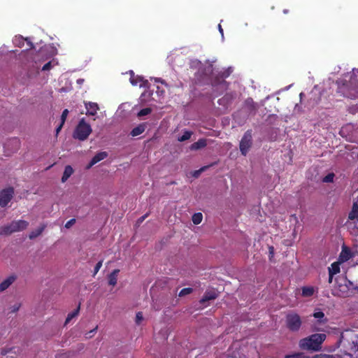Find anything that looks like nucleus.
Returning a JSON list of instances; mask_svg holds the SVG:
<instances>
[{
	"label": "nucleus",
	"mask_w": 358,
	"mask_h": 358,
	"mask_svg": "<svg viewBox=\"0 0 358 358\" xmlns=\"http://www.w3.org/2000/svg\"><path fill=\"white\" fill-rule=\"evenodd\" d=\"M313 317L316 320L312 324V328L315 331H321V326L327 322V319L324 315V313L320 309L315 310Z\"/></svg>",
	"instance_id": "nucleus-5"
},
{
	"label": "nucleus",
	"mask_w": 358,
	"mask_h": 358,
	"mask_svg": "<svg viewBox=\"0 0 358 358\" xmlns=\"http://www.w3.org/2000/svg\"><path fill=\"white\" fill-rule=\"evenodd\" d=\"M284 13H287V10H284Z\"/></svg>",
	"instance_id": "nucleus-51"
},
{
	"label": "nucleus",
	"mask_w": 358,
	"mask_h": 358,
	"mask_svg": "<svg viewBox=\"0 0 358 358\" xmlns=\"http://www.w3.org/2000/svg\"><path fill=\"white\" fill-rule=\"evenodd\" d=\"M64 124H62V122H60V124L56 128V134L57 135L59 134V132L61 131L62 127H63Z\"/></svg>",
	"instance_id": "nucleus-41"
},
{
	"label": "nucleus",
	"mask_w": 358,
	"mask_h": 358,
	"mask_svg": "<svg viewBox=\"0 0 358 358\" xmlns=\"http://www.w3.org/2000/svg\"><path fill=\"white\" fill-rule=\"evenodd\" d=\"M27 41V45L29 48L27 49H32L34 48L33 43L28 39H25Z\"/></svg>",
	"instance_id": "nucleus-42"
},
{
	"label": "nucleus",
	"mask_w": 358,
	"mask_h": 358,
	"mask_svg": "<svg viewBox=\"0 0 358 358\" xmlns=\"http://www.w3.org/2000/svg\"><path fill=\"white\" fill-rule=\"evenodd\" d=\"M313 358H335L333 355L320 354L314 356Z\"/></svg>",
	"instance_id": "nucleus-36"
},
{
	"label": "nucleus",
	"mask_w": 358,
	"mask_h": 358,
	"mask_svg": "<svg viewBox=\"0 0 358 358\" xmlns=\"http://www.w3.org/2000/svg\"><path fill=\"white\" fill-rule=\"evenodd\" d=\"M69 110L68 109H64L62 113V115H61V122H62V124H64L66 120V117L68 116V114H69Z\"/></svg>",
	"instance_id": "nucleus-30"
},
{
	"label": "nucleus",
	"mask_w": 358,
	"mask_h": 358,
	"mask_svg": "<svg viewBox=\"0 0 358 358\" xmlns=\"http://www.w3.org/2000/svg\"><path fill=\"white\" fill-rule=\"evenodd\" d=\"M332 278H333V275H329V282H331Z\"/></svg>",
	"instance_id": "nucleus-50"
},
{
	"label": "nucleus",
	"mask_w": 358,
	"mask_h": 358,
	"mask_svg": "<svg viewBox=\"0 0 358 358\" xmlns=\"http://www.w3.org/2000/svg\"><path fill=\"white\" fill-rule=\"evenodd\" d=\"M203 219V215L201 213H197L193 215L192 216V222L194 224H199L201 222Z\"/></svg>",
	"instance_id": "nucleus-25"
},
{
	"label": "nucleus",
	"mask_w": 358,
	"mask_h": 358,
	"mask_svg": "<svg viewBox=\"0 0 358 358\" xmlns=\"http://www.w3.org/2000/svg\"><path fill=\"white\" fill-rule=\"evenodd\" d=\"M97 329V327L94 328V329L91 330L89 334H94Z\"/></svg>",
	"instance_id": "nucleus-49"
},
{
	"label": "nucleus",
	"mask_w": 358,
	"mask_h": 358,
	"mask_svg": "<svg viewBox=\"0 0 358 358\" xmlns=\"http://www.w3.org/2000/svg\"><path fill=\"white\" fill-rule=\"evenodd\" d=\"M107 153L106 152H101L97 153L94 157H107Z\"/></svg>",
	"instance_id": "nucleus-43"
},
{
	"label": "nucleus",
	"mask_w": 358,
	"mask_h": 358,
	"mask_svg": "<svg viewBox=\"0 0 358 358\" xmlns=\"http://www.w3.org/2000/svg\"><path fill=\"white\" fill-rule=\"evenodd\" d=\"M155 81L157 82V83H161L162 84H166L165 81L164 80H162V78H155Z\"/></svg>",
	"instance_id": "nucleus-45"
},
{
	"label": "nucleus",
	"mask_w": 358,
	"mask_h": 358,
	"mask_svg": "<svg viewBox=\"0 0 358 358\" xmlns=\"http://www.w3.org/2000/svg\"><path fill=\"white\" fill-rule=\"evenodd\" d=\"M29 222L25 220L13 221L9 224L3 226L0 228L1 235H9L14 232L22 231L27 228Z\"/></svg>",
	"instance_id": "nucleus-2"
},
{
	"label": "nucleus",
	"mask_w": 358,
	"mask_h": 358,
	"mask_svg": "<svg viewBox=\"0 0 358 358\" xmlns=\"http://www.w3.org/2000/svg\"><path fill=\"white\" fill-rule=\"evenodd\" d=\"M91 126L87 123L84 118H82L76 126L73 136L76 139L85 141L92 133Z\"/></svg>",
	"instance_id": "nucleus-3"
},
{
	"label": "nucleus",
	"mask_w": 358,
	"mask_h": 358,
	"mask_svg": "<svg viewBox=\"0 0 358 358\" xmlns=\"http://www.w3.org/2000/svg\"><path fill=\"white\" fill-rule=\"evenodd\" d=\"M230 68L224 71H220L216 76L212 78V85L216 86L218 85H227V82L224 80L225 78L229 76L231 73Z\"/></svg>",
	"instance_id": "nucleus-7"
},
{
	"label": "nucleus",
	"mask_w": 358,
	"mask_h": 358,
	"mask_svg": "<svg viewBox=\"0 0 358 358\" xmlns=\"http://www.w3.org/2000/svg\"><path fill=\"white\" fill-rule=\"evenodd\" d=\"M339 264L340 263L338 262L331 264V267L329 268V275H334L340 272Z\"/></svg>",
	"instance_id": "nucleus-21"
},
{
	"label": "nucleus",
	"mask_w": 358,
	"mask_h": 358,
	"mask_svg": "<svg viewBox=\"0 0 358 358\" xmlns=\"http://www.w3.org/2000/svg\"><path fill=\"white\" fill-rule=\"evenodd\" d=\"M207 139L200 138L196 142L193 143L189 149L191 150H199L204 148L207 145Z\"/></svg>",
	"instance_id": "nucleus-11"
},
{
	"label": "nucleus",
	"mask_w": 358,
	"mask_h": 358,
	"mask_svg": "<svg viewBox=\"0 0 358 358\" xmlns=\"http://www.w3.org/2000/svg\"><path fill=\"white\" fill-rule=\"evenodd\" d=\"M85 108L87 109L86 114L88 115H95L97 110L99 109L98 104L94 102H88L85 103Z\"/></svg>",
	"instance_id": "nucleus-10"
},
{
	"label": "nucleus",
	"mask_w": 358,
	"mask_h": 358,
	"mask_svg": "<svg viewBox=\"0 0 358 358\" xmlns=\"http://www.w3.org/2000/svg\"><path fill=\"white\" fill-rule=\"evenodd\" d=\"M79 310H80V307L78 306L76 310H75L73 312L69 313L68 315H67V317H66V319L65 320L64 324L66 325L67 324H69L71 321V320H73V318L76 317L78 315Z\"/></svg>",
	"instance_id": "nucleus-22"
},
{
	"label": "nucleus",
	"mask_w": 358,
	"mask_h": 358,
	"mask_svg": "<svg viewBox=\"0 0 358 358\" xmlns=\"http://www.w3.org/2000/svg\"><path fill=\"white\" fill-rule=\"evenodd\" d=\"M13 196V189L7 188L0 192V206L4 207L10 202Z\"/></svg>",
	"instance_id": "nucleus-8"
},
{
	"label": "nucleus",
	"mask_w": 358,
	"mask_h": 358,
	"mask_svg": "<svg viewBox=\"0 0 358 358\" xmlns=\"http://www.w3.org/2000/svg\"><path fill=\"white\" fill-rule=\"evenodd\" d=\"M73 172L74 170L71 166H66L64 169L62 177L61 178L62 182H66L68 180V179L72 176Z\"/></svg>",
	"instance_id": "nucleus-14"
},
{
	"label": "nucleus",
	"mask_w": 358,
	"mask_h": 358,
	"mask_svg": "<svg viewBox=\"0 0 358 358\" xmlns=\"http://www.w3.org/2000/svg\"><path fill=\"white\" fill-rule=\"evenodd\" d=\"M286 324L289 329L292 331H297L302 324V320L299 315L292 312L287 315Z\"/></svg>",
	"instance_id": "nucleus-4"
},
{
	"label": "nucleus",
	"mask_w": 358,
	"mask_h": 358,
	"mask_svg": "<svg viewBox=\"0 0 358 358\" xmlns=\"http://www.w3.org/2000/svg\"><path fill=\"white\" fill-rule=\"evenodd\" d=\"M351 127H352L351 126H347L345 127H343L341 131V135H344L346 133V131H348L350 129H351Z\"/></svg>",
	"instance_id": "nucleus-40"
},
{
	"label": "nucleus",
	"mask_w": 358,
	"mask_h": 358,
	"mask_svg": "<svg viewBox=\"0 0 358 358\" xmlns=\"http://www.w3.org/2000/svg\"><path fill=\"white\" fill-rule=\"evenodd\" d=\"M52 62L50 61L48 62V63H46L43 67H42V71H49L52 69Z\"/></svg>",
	"instance_id": "nucleus-35"
},
{
	"label": "nucleus",
	"mask_w": 358,
	"mask_h": 358,
	"mask_svg": "<svg viewBox=\"0 0 358 358\" xmlns=\"http://www.w3.org/2000/svg\"><path fill=\"white\" fill-rule=\"evenodd\" d=\"M284 358H306L303 352H297L292 355H287Z\"/></svg>",
	"instance_id": "nucleus-27"
},
{
	"label": "nucleus",
	"mask_w": 358,
	"mask_h": 358,
	"mask_svg": "<svg viewBox=\"0 0 358 358\" xmlns=\"http://www.w3.org/2000/svg\"><path fill=\"white\" fill-rule=\"evenodd\" d=\"M326 338L327 336L324 334H312L300 340L299 345L303 350L319 351Z\"/></svg>",
	"instance_id": "nucleus-1"
},
{
	"label": "nucleus",
	"mask_w": 358,
	"mask_h": 358,
	"mask_svg": "<svg viewBox=\"0 0 358 358\" xmlns=\"http://www.w3.org/2000/svg\"><path fill=\"white\" fill-rule=\"evenodd\" d=\"M148 123L143 122L134 127L130 132L132 136H137L143 134L147 128Z\"/></svg>",
	"instance_id": "nucleus-12"
},
{
	"label": "nucleus",
	"mask_w": 358,
	"mask_h": 358,
	"mask_svg": "<svg viewBox=\"0 0 358 358\" xmlns=\"http://www.w3.org/2000/svg\"><path fill=\"white\" fill-rule=\"evenodd\" d=\"M120 272L119 269L114 270L108 277V283L112 286H115L117 281V275Z\"/></svg>",
	"instance_id": "nucleus-17"
},
{
	"label": "nucleus",
	"mask_w": 358,
	"mask_h": 358,
	"mask_svg": "<svg viewBox=\"0 0 358 358\" xmlns=\"http://www.w3.org/2000/svg\"><path fill=\"white\" fill-rule=\"evenodd\" d=\"M244 107L248 113L250 114L252 113L254 115L256 113L258 108L257 104L250 97L245 99L244 102Z\"/></svg>",
	"instance_id": "nucleus-9"
},
{
	"label": "nucleus",
	"mask_w": 358,
	"mask_h": 358,
	"mask_svg": "<svg viewBox=\"0 0 358 358\" xmlns=\"http://www.w3.org/2000/svg\"><path fill=\"white\" fill-rule=\"evenodd\" d=\"M15 280L14 277H9L0 284V292L6 290Z\"/></svg>",
	"instance_id": "nucleus-18"
},
{
	"label": "nucleus",
	"mask_w": 358,
	"mask_h": 358,
	"mask_svg": "<svg viewBox=\"0 0 358 358\" xmlns=\"http://www.w3.org/2000/svg\"><path fill=\"white\" fill-rule=\"evenodd\" d=\"M252 145V135L250 131H247L240 142V150L243 155H246Z\"/></svg>",
	"instance_id": "nucleus-6"
},
{
	"label": "nucleus",
	"mask_w": 358,
	"mask_h": 358,
	"mask_svg": "<svg viewBox=\"0 0 358 358\" xmlns=\"http://www.w3.org/2000/svg\"><path fill=\"white\" fill-rule=\"evenodd\" d=\"M208 166H205L201 167L200 169L196 170L193 172L192 175L194 177L197 178L200 175V173L204 171H206L208 169Z\"/></svg>",
	"instance_id": "nucleus-29"
},
{
	"label": "nucleus",
	"mask_w": 358,
	"mask_h": 358,
	"mask_svg": "<svg viewBox=\"0 0 358 358\" xmlns=\"http://www.w3.org/2000/svg\"><path fill=\"white\" fill-rule=\"evenodd\" d=\"M315 292L313 287H303L302 288V295L306 297L312 296Z\"/></svg>",
	"instance_id": "nucleus-23"
},
{
	"label": "nucleus",
	"mask_w": 358,
	"mask_h": 358,
	"mask_svg": "<svg viewBox=\"0 0 358 358\" xmlns=\"http://www.w3.org/2000/svg\"><path fill=\"white\" fill-rule=\"evenodd\" d=\"M97 329V327L94 328V329L91 330L89 334H94Z\"/></svg>",
	"instance_id": "nucleus-48"
},
{
	"label": "nucleus",
	"mask_w": 358,
	"mask_h": 358,
	"mask_svg": "<svg viewBox=\"0 0 358 358\" xmlns=\"http://www.w3.org/2000/svg\"><path fill=\"white\" fill-rule=\"evenodd\" d=\"M101 159V158H93L92 159V161L90 162V163L86 166V169H90L92 166H94L95 164H96L98 162H99Z\"/></svg>",
	"instance_id": "nucleus-34"
},
{
	"label": "nucleus",
	"mask_w": 358,
	"mask_h": 358,
	"mask_svg": "<svg viewBox=\"0 0 358 358\" xmlns=\"http://www.w3.org/2000/svg\"><path fill=\"white\" fill-rule=\"evenodd\" d=\"M351 257V254L349 250L345 248H343L338 259V262L341 264L342 262H345L348 261Z\"/></svg>",
	"instance_id": "nucleus-15"
},
{
	"label": "nucleus",
	"mask_w": 358,
	"mask_h": 358,
	"mask_svg": "<svg viewBox=\"0 0 358 358\" xmlns=\"http://www.w3.org/2000/svg\"><path fill=\"white\" fill-rule=\"evenodd\" d=\"M334 177H335V175L334 173H332V172L328 173L326 176H324L322 178V181L324 183L333 182L334 180Z\"/></svg>",
	"instance_id": "nucleus-24"
},
{
	"label": "nucleus",
	"mask_w": 358,
	"mask_h": 358,
	"mask_svg": "<svg viewBox=\"0 0 358 358\" xmlns=\"http://www.w3.org/2000/svg\"><path fill=\"white\" fill-rule=\"evenodd\" d=\"M143 320V315L141 312H138L136 315L135 322L137 324H140Z\"/></svg>",
	"instance_id": "nucleus-28"
},
{
	"label": "nucleus",
	"mask_w": 358,
	"mask_h": 358,
	"mask_svg": "<svg viewBox=\"0 0 358 358\" xmlns=\"http://www.w3.org/2000/svg\"><path fill=\"white\" fill-rule=\"evenodd\" d=\"M129 74L131 76L130 77V83H131L132 85H137L138 84V81H136V80H134V73L133 71H129Z\"/></svg>",
	"instance_id": "nucleus-33"
},
{
	"label": "nucleus",
	"mask_w": 358,
	"mask_h": 358,
	"mask_svg": "<svg viewBox=\"0 0 358 358\" xmlns=\"http://www.w3.org/2000/svg\"><path fill=\"white\" fill-rule=\"evenodd\" d=\"M355 71V69H352V73H348V75H347V76H350V80H352L353 78L357 76Z\"/></svg>",
	"instance_id": "nucleus-39"
},
{
	"label": "nucleus",
	"mask_w": 358,
	"mask_h": 358,
	"mask_svg": "<svg viewBox=\"0 0 358 358\" xmlns=\"http://www.w3.org/2000/svg\"><path fill=\"white\" fill-rule=\"evenodd\" d=\"M45 227V224H42L37 227L36 229H34L29 233V238L32 240L38 237L39 236L41 235Z\"/></svg>",
	"instance_id": "nucleus-13"
},
{
	"label": "nucleus",
	"mask_w": 358,
	"mask_h": 358,
	"mask_svg": "<svg viewBox=\"0 0 358 358\" xmlns=\"http://www.w3.org/2000/svg\"><path fill=\"white\" fill-rule=\"evenodd\" d=\"M350 220L357 219L358 222V204L354 203L352 211L349 213L348 216Z\"/></svg>",
	"instance_id": "nucleus-20"
},
{
	"label": "nucleus",
	"mask_w": 358,
	"mask_h": 358,
	"mask_svg": "<svg viewBox=\"0 0 358 358\" xmlns=\"http://www.w3.org/2000/svg\"><path fill=\"white\" fill-rule=\"evenodd\" d=\"M102 263H103V262H102V261H99V262L96 264V266H95V268H94V275H96V274L99 272V271L100 270V268H101V266H102Z\"/></svg>",
	"instance_id": "nucleus-37"
},
{
	"label": "nucleus",
	"mask_w": 358,
	"mask_h": 358,
	"mask_svg": "<svg viewBox=\"0 0 358 358\" xmlns=\"http://www.w3.org/2000/svg\"><path fill=\"white\" fill-rule=\"evenodd\" d=\"M192 135L193 132L192 131L185 130L184 131L182 135L178 137V141L179 142H184L189 140Z\"/></svg>",
	"instance_id": "nucleus-19"
},
{
	"label": "nucleus",
	"mask_w": 358,
	"mask_h": 358,
	"mask_svg": "<svg viewBox=\"0 0 358 358\" xmlns=\"http://www.w3.org/2000/svg\"><path fill=\"white\" fill-rule=\"evenodd\" d=\"M20 304L18 303H15L9 308V310L10 313H15L20 309Z\"/></svg>",
	"instance_id": "nucleus-32"
},
{
	"label": "nucleus",
	"mask_w": 358,
	"mask_h": 358,
	"mask_svg": "<svg viewBox=\"0 0 358 358\" xmlns=\"http://www.w3.org/2000/svg\"><path fill=\"white\" fill-rule=\"evenodd\" d=\"M357 73H358V69H357Z\"/></svg>",
	"instance_id": "nucleus-52"
},
{
	"label": "nucleus",
	"mask_w": 358,
	"mask_h": 358,
	"mask_svg": "<svg viewBox=\"0 0 358 358\" xmlns=\"http://www.w3.org/2000/svg\"><path fill=\"white\" fill-rule=\"evenodd\" d=\"M217 297V293L214 290L208 291L205 293L203 298L201 299V303H204L207 301L215 299Z\"/></svg>",
	"instance_id": "nucleus-16"
},
{
	"label": "nucleus",
	"mask_w": 358,
	"mask_h": 358,
	"mask_svg": "<svg viewBox=\"0 0 358 358\" xmlns=\"http://www.w3.org/2000/svg\"><path fill=\"white\" fill-rule=\"evenodd\" d=\"M75 222H76L75 219H71V220H69L65 224V227L66 228H70L75 223Z\"/></svg>",
	"instance_id": "nucleus-38"
},
{
	"label": "nucleus",
	"mask_w": 358,
	"mask_h": 358,
	"mask_svg": "<svg viewBox=\"0 0 358 358\" xmlns=\"http://www.w3.org/2000/svg\"><path fill=\"white\" fill-rule=\"evenodd\" d=\"M143 78L141 76H134V80L138 81V83L141 82H143Z\"/></svg>",
	"instance_id": "nucleus-44"
},
{
	"label": "nucleus",
	"mask_w": 358,
	"mask_h": 358,
	"mask_svg": "<svg viewBox=\"0 0 358 358\" xmlns=\"http://www.w3.org/2000/svg\"><path fill=\"white\" fill-rule=\"evenodd\" d=\"M218 29H219V31L221 34V35L223 36V35H224L223 29H222V26L220 24H218Z\"/></svg>",
	"instance_id": "nucleus-46"
},
{
	"label": "nucleus",
	"mask_w": 358,
	"mask_h": 358,
	"mask_svg": "<svg viewBox=\"0 0 358 358\" xmlns=\"http://www.w3.org/2000/svg\"><path fill=\"white\" fill-rule=\"evenodd\" d=\"M192 292V288H184L182 289L180 293H179V296H185V295H187L189 294H190L191 292Z\"/></svg>",
	"instance_id": "nucleus-31"
},
{
	"label": "nucleus",
	"mask_w": 358,
	"mask_h": 358,
	"mask_svg": "<svg viewBox=\"0 0 358 358\" xmlns=\"http://www.w3.org/2000/svg\"><path fill=\"white\" fill-rule=\"evenodd\" d=\"M151 112H152V109L150 108H145L141 109L138 113V116L143 117V116H145V115H147L151 113Z\"/></svg>",
	"instance_id": "nucleus-26"
},
{
	"label": "nucleus",
	"mask_w": 358,
	"mask_h": 358,
	"mask_svg": "<svg viewBox=\"0 0 358 358\" xmlns=\"http://www.w3.org/2000/svg\"><path fill=\"white\" fill-rule=\"evenodd\" d=\"M24 39L23 38H20L19 46H22L24 44Z\"/></svg>",
	"instance_id": "nucleus-47"
}]
</instances>
